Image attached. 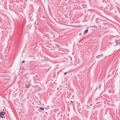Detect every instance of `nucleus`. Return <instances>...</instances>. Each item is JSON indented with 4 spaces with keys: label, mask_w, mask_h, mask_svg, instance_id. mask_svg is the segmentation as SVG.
Listing matches in <instances>:
<instances>
[{
    "label": "nucleus",
    "mask_w": 120,
    "mask_h": 120,
    "mask_svg": "<svg viewBox=\"0 0 120 120\" xmlns=\"http://www.w3.org/2000/svg\"><path fill=\"white\" fill-rule=\"evenodd\" d=\"M5 114V112H1L0 113V115L1 116H3Z\"/></svg>",
    "instance_id": "f257e3e1"
},
{
    "label": "nucleus",
    "mask_w": 120,
    "mask_h": 120,
    "mask_svg": "<svg viewBox=\"0 0 120 120\" xmlns=\"http://www.w3.org/2000/svg\"><path fill=\"white\" fill-rule=\"evenodd\" d=\"M88 31V29H86L84 31V34H85L86 33H87Z\"/></svg>",
    "instance_id": "f03ea898"
},
{
    "label": "nucleus",
    "mask_w": 120,
    "mask_h": 120,
    "mask_svg": "<svg viewBox=\"0 0 120 120\" xmlns=\"http://www.w3.org/2000/svg\"><path fill=\"white\" fill-rule=\"evenodd\" d=\"M103 25V24H102V23H99L98 24V26H101V25Z\"/></svg>",
    "instance_id": "7ed1b4c3"
},
{
    "label": "nucleus",
    "mask_w": 120,
    "mask_h": 120,
    "mask_svg": "<svg viewBox=\"0 0 120 120\" xmlns=\"http://www.w3.org/2000/svg\"><path fill=\"white\" fill-rule=\"evenodd\" d=\"M40 109L41 110H43L44 109V108L42 107H40Z\"/></svg>",
    "instance_id": "20e7f679"
},
{
    "label": "nucleus",
    "mask_w": 120,
    "mask_h": 120,
    "mask_svg": "<svg viewBox=\"0 0 120 120\" xmlns=\"http://www.w3.org/2000/svg\"><path fill=\"white\" fill-rule=\"evenodd\" d=\"M25 62V61L24 60H23L22 61V63H24Z\"/></svg>",
    "instance_id": "39448f33"
},
{
    "label": "nucleus",
    "mask_w": 120,
    "mask_h": 120,
    "mask_svg": "<svg viewBox=\"0 0 120 120\" xmlns=\"http://www.w3.org/2000/svg\"><path fill=\"white\" fill-rule=\"evenodd\" d=\"M67 72H65V73H64V74H65V75H66V74H67Z\"/></svg>",
    "instance_id": "423d86ee"
}]
</instances>
